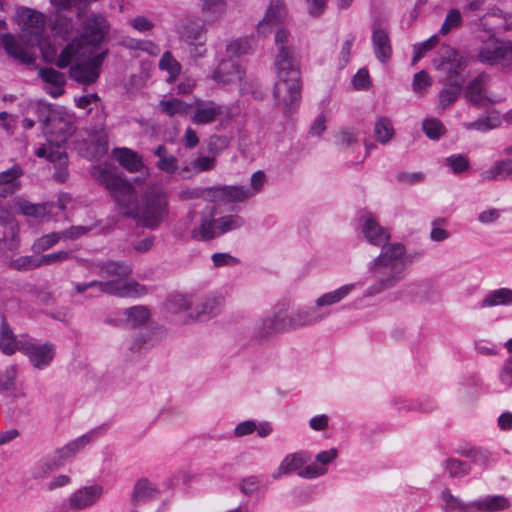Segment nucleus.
I'll return each mask as SVG.
<instances>
[{
	"instance_id": "nucleus-1",
	"label": "nucleus",
	"mask_w": 512,
	"mask_h": 512,
	"mask_svg": "<svg viewBox=\"0 0 512 512\" xmlns=\"http://www.w3.org/2000/svg\"><path fill=\"white\" fill-rule=\"evenodd\" d=\"M99 181L110 191L119 211L135 219L139 225L155 228L167 216L168 202L160 188L148 186L138 199L133 186L113 173L102 171Z\"/></svg>"
},
{
	"instance_id": "nucleus-2",
	"label": "nucleus",
	"mask_w": 512,
	"mask_h": 512,
	"mask_svg": "<svg viewBox=\"0 0 512 512\" xmlns=\"http://www.w3.org/2000/svg\"><path fill=\"white\" fill-rule=\"evenodd\" d=\"M109 29L107 21L101 16L87 20L81 38L68 44L61 52L57 65L65 68L74 62L70 76L79 83L90 84L99 77L103 55L95 54Z\"/></svg>"
},
{
	"instance_id": "nucleus-3",
	"label": "nucleus",
	"mask_w": 512,
	"mask_h": 512,
	"mask_svg": "<svg viewBox=\"0 0 512 512\" xmlns=\"http://www.w3.org/2000/svg\"><path fill=\"white\" fill-rule=\"evenodd\" d=\"M272 66L277 77L274 95L285 107H292L301 96L300 60L291 44V32L279 26L274 32Z\"/></svg>"
},
{
	"instance_id": "nucleus-4",
	"label": "nucleus",
	"mask_w": 512,
	"mask_h": 512,
	"mask_svg": "<svg viewBox=\"0 0 512 512\" xmlns=\"http://www.w3.org/2000/svg\"><path fill=\"white\" fill-rule=\"evenodd\" d=\"M408 262L404 245L390 243L382 246L380 253L369 265L373 283L367 288L366 294L374 296L394 287L404 279Z\"/></svg>"
},
{
	"instance_id": "nucleus-5",
	"label": "nucleus",
	"mask_w": 512,
	"mask_h": 512,
	"mask_svg": "<svg viewBox=\"0 0 512 512\" xmlns=\"http://www.w3.org/2000/svg\"><path fill=\"white\" fill-rule=\"evenodd\" d=\"M43 131L48 143L38 148L36 155L40 158H48L51 162L65 164L67 155L61 149V145L71 137L75 131L73 117L59 108L49 110L47 118L43 122Z\"/></svg>"
},
{
	"instance_id": "nucleus-6",
	"label": "nucleus",
	"mask_w": 512,
	"mask_h": 512,
	"mask_svg": "<svg viewBox=\"0 0 512 512\" xmlns=\"http://www.w3.org/2000/svg\"><path fill=\"white\" fill-rule=\"evenodd\" d=\"M224 300L220 296L175 295L168 302V310L185 323L211 319L220 314Z\"/></svg>"
},
{
	"instance_id": "nucleus-7",
	"label": "nucleus",
	"mask_w": 512,
	"mask_h": 512,
	"mask_svg": "<svg viewBox=\"0 0 512 512\" xmlns=\"http://www.w3.org/2000/svg\"><path fill=\"white\" fill-rule=\"evenodd\" d=\"M242 219L237 215L217 217L215 208L203 213L200 223L191 230V238L196 241H208L222 233L240 228Z\"/></svg>"
},
{
	"instance_id": "nucleus-8",
	"label": "nucleus",
	"mask_w": 512,
	"mask_h": 512,
	"mask_svg": "<svg viewBox=\"0 0 512 512\" xmlns=\"http://www.w3.org/2000/svg\"><path fill=\"white\" fill-rule=\"evenodd\" d=\"M462 60L459 57V52L455 50H447L443 55L441 62L438 64V69L444 71L446 76V83L451 86L441 91L439 102L443 108L450 106L454 103L461 91L463 84V77L458 72H453L454 66H461Z\"/></svg>"
},
{
	"instance_id": "nucleus-9",
	"label": "nucleus",
	"mask_w": 512,
	"mask_h": 512,
	"mask_svg": "<svg viewBox=\"0 0 512 512\" xmlns=\"http://www.w3.org/2000/svg\"><path fill=\"white\" fill-rule=\"evenodd\" d=\"M179 38L187 46L191 57L200 58L205 52L206 35L204 28L193 22H183L178 27Z\"/></svg>"
},
{
	"instance_id": "nucleus-10",
	"label": "nucleus",
	"mask_w": 512,
	"mask_h": 512,
	"mask_svg": "<svg viewBox=\"0 0 512 512\" xmlns=\"http://www.w3.org/2000/svg\"><path fill=\"white\" fill-rule=\"evenodd\" d=\"M287 18V7L284 0H269L265 13L256 25L257 36L266 38L273 29Z\"/></svg>"
},
{
	"instance_id": "nucleus-11",
	"label": "nucleus",
	"mask_w": 512,
	"mask_h": 512,
	"mask_svg": "<svg viewBox=\"0 0 512 512\" xmlns=\"http://www.w3.org/2000/svg\"><path fill=\"white\" fill-rule=\"evenodd\" d=\"M103 495V485L93 482L75 490L68 498V507L73 511L85 510L98 503Z\"/></svg>"
},
{
	"instance_id": "nucleus-12",
	"label": "nucleus",
	"mask_w": 512,
	"mask_h": 512,
	"mask_svg": "<svg viewBox=\"0 0 512 512\" xmlns=\"http://www.w3.org/2000/svg\"><path fill=\"white\" fill-rule=\"evenodd\" d=\"M101 273L106 277H116L114 281H122L121 290L116 295L133 296L141 293L142 288L126 278L131 273V268L125 263L108 262L101 267Z\"/></svg>"
},
{
	"instance_id": "nucleus-13",
	"label": "nucleus",
	"mask_w": 512,
	"mask_h": 512,
	"mask_svg": "<svg viewBox=\"0 0 512 512\" xmlns=\"http://www.w3.org/2000/svg\"><path fill=\"white\" fill-rule=\"evenodd\" d=\"M18 22L23 31V38L30 45L39 43V35L43 29L44 19L40 13L30 9H21L18 11Z\"/></svg>"
},
{
	"instance_id": "nucleus-14",
	"label": "nucleus",
	"mask_w": 512,
	"mask_h": 512,
	"mask_svg": "<svg viewBox=\"0 0 512 512\" xmlns=\"http://www.w3.org/2000/svg\"><path fill=\"white\" fill-rule=\"evenodd\" d=\"M23 353L35 368L43 369L52 362L55 355V346L48 342L39 343L29 339Z\"/></svg>"
},
{
	"instance_id": "nucleus-15",
	"label": "nucleus",
	"mask_w": 512,
	"mask_h": 512,
	"mask_svg": "<svg viewBox=\"0 0 512 512\" xmlns=\"http://www.w3.org/2000/svg\"><path fill=\"white\" fill-rule=\"evenodd\" d=\"M295 330L291 311L288 307H280L273 316L263 320L261 331L263 334H272Z\"/></svg>"
},
{
	"instance_id": "nucleus-16",
	"label": "nucleus",
	"mask_w": 512,
	"mask_h": 512,
	"mask_svg": "<svg viewBox=\"0 0 512 512\" xmlns=\"http://www.w3.org/2000/svg\"><path fill=\"white\" fill-rule=\"evenodd\" d=\"M222 114L221 105L212 101H198L191 115V121L196 125H206L216 121Z\"/></svg>"
},
{
	"instance_id": "nucleus-17",
	"label": "nucleus",
	"mask_w": 512,
	"mask_h": 512,
	"mask_svg": "<svg viewBox=\"0 0 512 512\" xmlns=\"http://www.w3.org/2000/svg\"><path fill=\"white\" fill-rule=\"evenodd\" d=\"M29 338L17 337L7 323L3 322L0 328V349L6 355H12L17 351L24 352Z\"/></svg>"
},
{
	"instance_id": "nucleus-18",
	"label": "nucleus",
	"mask_w": 512,
	"mask_h": 512,
	"mask_svg": "<svg viewBox=\"0 0 512 512\" xmlns=\"http://www.w3.org/2000/svg\"><path fill=\"white\" fill-rule=\"evenodd\" d=\"M483 61L497 62L500 60H512V44L503 41H489L480 52Z\"/></svg>"
},
{
	"instance_id": "nucleus-19",
	"label": "nucleus",
	"mask_w": 512,
	"mask_h": 512,
	"mask_svg": "<svg viewBox=\"0 0 512 512\" xmlns=\"http://www.w3.org/2000/svg\"><path fill=\"white\" fill-rule=\"evenodd\" d=\"M510 499L505 495H487L479 501L470 504L469 509L479 512H499L509 509Z\"/></svg>"
},
{
	"instance_id": "nucleus-20",
	"label": "nucleus",
	"mask_w": 512,
	"mask_h": 512,
	"mask_svg": "<svg viewBox=\"0 0 512 512\" xmlns=\"http://www.w3.org/2000/svg\"><path fill=\"white\" fill-rule=\"evenodd\" d=\"M337 457V450L331 448L327 451H322L316 456L318 463L307 465L299 472L302 478H315L324 475L327 472L325 465L332 462Z\"/></svg>"
},
{
	"instance_id": "nucleus-21",
	"label": "nucleus",
	"mask_w": 512,
	"mask_h": 512,
	"mask_svg": "<svg viewBox=\"0 0 512 512\" xmlns=\"http://www.w3.org/2000/svg\"><path fill=\"white\" fill-rule=\"evenodd\" d=\"M244 71L235 63L223 61L213 73V79L223 84H241Z\"/></svg>"
},
{
	"instance_id": "nucleus-22",
	"label": "nucleus",
	"mask_w": 512,
	"mask_h": 512,
	"mask_svg": "<svg viewBox=\"0 0 512 512\" xmlns=\"http://www.w3.org/2000/svg\"><path fill=\"white\" fill-rule=\"evenodd\" d=\"M116 160L131 173L144 171L146 176L150 175L149 169L144 165L141 157L128 148H119L113 152Z\"/></svg>"
},
{
	"instance_id": "nucleus-23",
	"label": "nucleus",
	"mask_w": 512,
	"mask_h": 512,
	"mask_svg": "<svg viewBox=\"0 0 512 512\" xmlns=\"http://www.w3.org/2000/svg\"><path fill=\"white\" fill-rule=\"evenodd\" d=\"M308 461L309 457L304 452H295L288 454L284 457L279 466L275 469L272 476L273 478L277 479L295 471H298L299 473L302 470L301 468Z\"/></svg>"
},
{
	"instance_id": "nucleus-24",
	"label": "nucleus",
	"mask_w": 512,
	"mask_h": 512,
	"mask_svg": "<svg viewBox=\"0 0 512 512\" xmlns=\"http://www.w3.org/2000/svg\"><path fill=\"white\" fill-rule=\"evenodd\" d=\"M40 78L46 83V91L52 97H59L64 94L65 76L53 68H41L38 72Z\"/></svg>"
},
{
	"instance_id": "nucleus-25",
	"label": "nucleus",
	"mask_w": 512,
	"mask_h": 512,
	"mask_svg": "<svg viewBox=\"0 0 512 512\" xmlns=\"http://www.w3.org/2000/svg\"><path fill=\"white\" fill-rule=\"evenodd\" d=\"M201 12L206 23H218L228 13L227 0H202Z\"/></svg>"
},
{
	"instance_id": "nucleus-26",
	"label": "nucleus",
	"mask_w": 512,
	"mask_h": 512,
	"mask_svg": "<svg viewBox=\"0 0 512 512\" xmlns=\"http://www.w3.org/2000/svg\"><path fill=\"white\" fill-rule=\"evenodd\" d=\"M362 232L368 242L373 245H382L389 240L390 234L371 215L366 216Z\"/></svg>"
},
{
	"instance_id": "nucleus-27",
	"label": "nucleus",
	"mask_w": 512,
	"mask_h": 512,
	"mask_svg": "<svg viewBox=\"0 0 512 512\" xmlns=\"http://www.w3.org/2000/svg\"><path fill=\"white\" fill-rule=\"evenodd\" d=\"M215 165V157L200 156L185 162L179 170V176L182 179H188L201 172L212 170Z\"/></svg>"
},
{
	"instance_id": "nucleus-28",
	"label": "nucleus",
	"mask_w": 512,
	"mask_h": 512,
	"mask_svg": "<svg viewBox=\"0 0 512 512\" xmlns=\"http://www.w3.org/2000/svg\"><path fill=\"white\" fill-rule=\"evenodd\" d=\"M23 174L19 166H13L6 171L0 172V196L6 197L16 192L20 185L17 181Z\"/></svg>"
},
{
	"instance_id": "nucleus-29",
	"label": "nucleus",
	"mask_w": 512,
	"mask_h": 512,
	"mask_svg": "<svg viewBox=\"0 0 512 512\" xmlns=\"http://www.w3.org/2000/svg\"><path fill=\"white\" fill-rule=\"evenodd\" d=\"M215 196L227 202H243L251 198V192L245 186H223L216 190Z\"/></svg>"
},
{
	"instance_id": "nucleus-30",
	"label": "nucleus",
	"mask_w": 512,
	"mask_h": 512,
	"mask_svg": "<svg viewBox=\"0 0 512 512\" xmlns=\"http://www.w3.org/2000/svg\"><path fill=\"white\" fill-rule=\"evenodd\" d=\"M483 180L512 179V159L496 162L490 168L481 173Z\"/></svg>"
},
{
	"instance_id": "nucleus-31",
	"label": "nucleus",
	"mask_w": 512,
	"mask_h": 512,
	"mask_svg": "<svg viewBox=\"0 0 512 512\" xmlns=\"http://www.w3.org/2000/svg\"><path fill=\"white\" fill-rule=\"evenodd\" d=\"M155 155L158 157L156 166L160 171L166 174L179 173L180 168L177 158L170 154L165 146H158L155 150Z\"/></svg>"
},
{
	"instance_id": "nucleus-32",
	"label": "nucleus",
	"mask_w": 512,
	"mask_h": 512,
	"mask_svg": "<svg viewBox=\"0 0 512 512\" xmlns=\"http://www.w3.org/2000/svg\"><path fill=\"white\" fill-rule=\"evenodd\" d=\"M372 40L377 58L382 62L388 60L392 49L387 33L382 29L376 28L373 32Z\"/></svg>"
},
{
	"instance_id": "nucleus-33",
	"label": "nucleus",
	"mask_w": 512,
	"mask_h": 512,
	"mask_svg": "<svg viewBox=\"0 0 512 512\" xmlns=\"http://www.w3.org/2000/svg\"><path fill=\"white\" fill-rule=\"evenodd\" d=\"M294 329L313 325L321 320L314 308H298L291 310Z\"/></svg>"
},
{
	"instance_id": "nucleus-34",
	"label": "nucleus",
	"mask_w": 512,
	"mask_h": 512,
	"mask_svg": "<svg viewBox=\"0 0 512 512\" xmlns=\"http://www.w3.org/2000/svg\"><path fill=\"white\" fill-rule=\"evenodd\" d=\"M373 133L379 143H389L395 133L391 120L386 117L378 118L374 124Z\"/></svg>"
},
{
	"instance_id": "nucleus-35",
	"label": "nucleus",
	"mask_w": 512,
	"mask_h": 512,
	"mask_svg": "<svg viewBox=\"0 0 512 512\" xmlns=\"http://www.w3.org/2000/svg\"><path fill=\"white\" fill-rule=\"evenodd\" d=\"M354 289V284H346L334 291L328 292L316 300V306L322 307L340 302Z\"/></svg>"
},
{
	"instance_id": "nucleus-36",
	"label": "nucleus",
	"mask_w": 512,
	"mask_h": 512,
	"mask_svg": "<svg viewBox=\"0 0 512 512\" xmlns=\"http://www.w3.org/2000/svg\"><path fill=\"white\" fill-rule=\"evenodd\" d=\"M466 97L476 105H485L489 101L483 89V77H477L469 84Z\"/></svg>"
},
{
	"instance_id": "nucleus-37",
	"label": "nucleus",
	"mask_w": 512,
	"mask_h": 512,
	"mask_svg": "<svg viewBox=\"0 0 512 512\" xmlns=\"http://www.w3.org/2000/svg\"><path fill=\"white\" fill-rule=\"evenodd\" d=\"M15 206L22 214L34 218H41L50 211L47 204H33L24 199H17L15 201Z\"/></svg>"
},
{
	"instance_id": "nucleus-38",
	"label": "nucleus",
	"mask_w": 512,
	"mask_h": 512,
	"mask_svg": "<svg viewBox=\"0 0 512 512\" xmlns=\"http://www.w3.org/2000/svg\"><path fill=\"white\" fill-rule=\"evenodd\" d=\"M159 109L169 115H186L190 109V105L185 103L184 101L177 98H170L167 100H162L159 103Z\"/></svg>"
},
{
	"instance_id": "nucleus-39",
	"label": "nucleus",
	"mask_w": 512,
	"mask_h": 512,
	"mask_svg": "<svg viewBox=\"0 0 512 512\" xmlns=\"http://www.w3.org/2000/svg\"><path fill=\"white\" fill-rule=\"evenodd\" d=\"M2 44L5 50L12 56L17 59H20L23 62L30 61L31 57L27 53V51L14 39V37L10 34H6L2 36Z\"/></svg>"
},
{
	"instance_id": "nucleus-40",
	"label": "nucleus",
	"mask_w": 512,
	"mask_h": 512,
	"mask_svg": "<svg viewBox=\"0 0 512 512\" xmlns=\"http://www.w3.org/2000/svg\"><path fill=\"white\" fill-rule=\"evenodd\" d=\"M120 285H122V281H105L98 282L92 281L89 283L77 284L75 285V290L78 293H83L89 288L97 287L100 291L105 293H117L121 290Z\"/></svg>"
},
{
	"instance_id": "nucleus-41",
	"label": "nucleus",
	"mask_w": 512,
	"mask_h": 512,
	"mask_svg": "<svg viewBox=\"0 0 512 512\" xmlns=\"http://www.w3.org/2000/svg\"><path fill=\"white\" fill-rule=\"evenodd\" d=\"M512 303V290L507 288H501L493 291L483 301L484 307L507 305Z\"/></svg>"
},
{
	"instance_id": "nucleus-42",
	"label": "nucleus",
	"mask_w": 512,
	"mask_h": 512,
	"mask_svg": "<svg viewBox=\"0 0 512 512\" xmlns=\"http://www.w3.org/2000/svg\"><path fill=\"white\" fill-rule=\"evenodd\" d=\"M126 321L131 326H140L145 324L150 317L148 309L144 306H135L125 312Z\"/></svg>"
},
{
	"instance_id": "nucleus-43",
	"label": "nucleus",
	"mask_w": 512,
	"mask_h": 512,
	"mask_svg": "<svg viewBox=\"0 0 512 512\" xmlns=\"http://www.w3.org/2000/svg\"><path fill=\"white\" fill-rule=\"evenodd\" d=\"M90 442L89 436H82L58 450L59 460H66L74 456L80 449Z\"/></svg>"
},
{
	"instance_id": "nucleus-44",
	"label": "nucleus",
	"mask_w": 512,
	"mask_h": 512,
	"mask_svg": "<svg viewBox=\"0 0 512 512\" xmlns=\"http://www.w3.org/2000/svg\"><path fill=\"white\" fill-rule=\"evenodd\" d=\"M462 24V15L458 9H451L448 11L444 22L440 28V34L445 36L452 30L460 27Z\"/></svg>"
},
{
	"instance_id": "nucleus-45",
	"label": "nucleus",
	"mask_w": 512,
	"mask_h": 512,
	"mask_svg": "<svg viewBox=\"0 0 512 512\" xmlns=\"http://www.w3.org/2000/svg\"><path fill=\"white\" fill-rule=\"evenodd\" d=\"M500 124L501 119L497 115H489L485 118L466 124L465 128L468 130L487 131L500 126Z\"/></svg>"
},
{
	"instance_id": "nucleus-46",
	"label": "nucleus",
	"mask_w": 512,
	"mask_h": 512,
	"mask_svg": "<svg viewBox=\"0 0 512 512\" xmlns=\"http://www.w3.org/2000/svg\"><path fill=\"white\" fill-rule=\"evenodd\" d=\"M61 238H63L62 232L61 233L53 232V233L44 235V236L38 238L34 242L33 248L36 252L46 251V250L50 249L51 247H53L54 245H56L60 241Z\"/></svg>"
},
{
	"instance_id": "nucleus-47",
	"label": "nucleus",
	"mask_w": 512,
	"mask_h": 512,
	"mask_svg": "<svg viewBox=\"0 0 512 512\" xmlns=\"http://www.w3.org/2000/svg\"><path fill=\"white\" fill-rule=\"evenodd\" d=\"M425 134L430 139H438L445 133V128L438 119H426L422 124Z\"/></svg>"
},
{
	"instance_id": "nucleus-48",
	"label": "nucleus",
	"mask_w": 512,
	"mask_h": 512,
	"mask_svg": "<svg viewBox=\"0 0 512 512\" xmlns=\"http://www.w3.org/2000/svg\"><path fill=\"white\" fill-rule=\"evenodd\" d=\"M159 67L167 71L171 78H175L180 72V64L169 52L163 54L159 62Z\"/></svg>"
},
{
	"instance_id": "nucleus-49",
	"label": "nucleus",
	"mask_w": 512,
	"mask_h": 512,
	"mask_svg": "<svg viewBox=\"0 0 512 512\" xmlns=\"http://www.w3.org/2000/svg\"><path fill=\"white\" fill-rule=\"evenodd\" d=\"M431 84L430 76L426 71L422 70L414 75L412 88L415 93L422 95Z\"/></svg>"
},
{
	"instance_id": "nucleus-50",
	"label": "nucleus",
	"mask_w": 512,
	"mask_h": 512,
	"mask_svg": "<svg viewBox=\"0 0 512 512\" xmlns=\"http://www.w3.org/2000/svg\"><path fill=\"white\" fill-rule=\"evenodd\" d=\"M16 369L8 367L0 371V391H8L14 388L16 379Z\"/></svg>"
},
{
	"instance_id": "nucleus-51",
	"label": "nucleus",
	"mask_w": 512,
	"mask_h": 512,
	"mask_svg": "<svg viewBox=\"0 0 512 512\" xmlns=\"http://www.w3.org/2000/svg\"><path fill=\"white\" fill-rule=\"evenodd\" d=\"M251 49V45L246 39H236L229 43L227 50L233 56H241Z\"/></svg>"
},
{
	"instance_id": "nucleus-52",
	"label": "nucleus",
	"mask_w": 512,
	"mask_h": 512,
	"mask_svg": "<svg viewBox=\"0 0 512 512\" xmlns=\"http://www.w3.org/2000/svg\"><path fill=\"white\" fill-rule=\"evenodd\" d=\"M72 483L71 477L68 475H57L48 483L47 487L50 492H58L67 489Z\"/></svg>"
},
{
	"instance_id": "nucleus-53",
	"label": "nucleus",
	"mask_w": 512,
	"mask_h": 512,
	"mask_svg": "<svg viewBox=\"0 0 512 512\" xmlns=\"http://www.w3.org/2000/svg\"><path fill=\"white\" fill-rule=\"evenodd\" d=\"M437 43H438L437 36H432L425 42H423L419 45H416L414 47V57L412 59L413 64L418 62L421 59V57L424 55V53L431 50L433 47H435L437 45Z\"/></svg>"
},
{
	"instance_id": "nucleus-54",
	"label": "nucleus",
	"mask_w": 512,
	"mask_h": 512,
	"mask_svg": "<svg viewBox=\"0 0 512 512\" xmlns=\"http://www.w3.org/2000/svg\"><path fill=\"white\" fill-rule=\"evenodd\" d=\"M70 253L67 251H58L55 253L43 255L38 262V265H51L54 263H60L68 260Z\"/></svg>"
},
{
	"instance_id": "nucleus-55",
	"label": "nucleus",
	"mask_w": 512,
	"mask_h": 512,
	"mask_svg": "<svg viewBox=\"0 0 512 512\" xmlns=\"http://www.w3.org/2000/svg\"><path fill=\"white\" fill-rule=\"evenodd\" d=\"M154 488L147 480H140L136 483L133 491V496L136 499H143L152 496Z\"/></svg>"
},
{
	"instance_id": "nucleus-56",
	"label": "nucleus",
	"mask_w": 512,
	"mask_h": 512,
	"mask_svg": "<svg viewBox=\"0 0 512 512\" xmlns=\"http://www.w3.org/2000/svg\"><path fill=\"white\" fill-rule=\"evenodd\" d=\"M265 173L263 171L255 172L250 179V187H247L251 192V197L261 191L265 184Z\"/></svg>"
},
{
	"instance_id": "nucleus-57",
	"label": "nucleus",
	"mask_w": 512,
	"mask_h": 512,
	"mask_svg": "<svg viewBox=\"0 0 512 512\" xmlns=\"http://www.w3.org/2000/svg\"><path fill=\"white\" fill-rule=\"evenodd\" d=\"M446 469L451 476H461L468 472V466L465 463L455 459L447 461Z\"/></svg>"
},
{
	"instance_id": "nucleus-58",
	"label": "nucleus",
	"mask_w": 512,
	"mask_h": 512,
	"mask_svg": "<svg viewBox=\"0 0 512 512\" xmlns=\"http://www.w3.org/2000/svg\"><path fill=\"white\" fill-rule=\"evenodd\" d=\"M56 465H57L56 462H50V461L40 462L36 466L33 467L32 476L34 478H43L46 475H48L51 471H53V469L55 468Z\"/></svg>"
},
{
	"instance_id": "nucleus-59",
	"label": "nucleus",
	"mask_w": 512,
	"mask_h": 512,
	"mask_svg": "<svg viewBox=\"0 0 512 512\" xmlns=\"http://www.w3.org/2000/svg\"><path fill=\"white\" fill-rule=\"evenodd\" d=\"M447 164L455 173L463 172L468 168V161L461 155H454L447 158Z\"/></svg>"
},
{
	"instance_id": "nucleus-60",
	"label": "nucleus",
	"mask_w": 512,
	"mask_h": 512,
	"mask_svg": "<svg viewBox=\"0 0 512 512\" xmlns=\"http://www.w3.org/2000/svg\"><path fill=\"white\" fill-rule=\"evenodd\" d=\"M370 84V76L367 70H359L353 78V85L358 90L367 89Z\"/></svg>"
},
{
	"instance_id": "nucleus-61",
	"label": "nucleus",
	"mask_w": 512,
	"mask_h": 512,
	"mask_svg": "<svg viewBox=\"0 0 512 512\" xmlns=\"http://www.w3.org/2000/svg\"><path fill=\"white\" fill-rule=\"evenodd\" d=\"M500 217L499 210L495 208H488L483 210L478 215V221L483 225L492 224L497 221Z\"/></svg>"
},
{
	"instance_id": "nucleus-62",
	"label": "nucleus",
	"mask_w": 512,
	"mask_h": 512,
	"mask_svg": "<svg viewBox=\"0 0 512 512\" xmlns=\"http://www.w3.org/2000/svg\"><path fill=\"white\" fill-rule=\"evenodd\" d=\"M260 481L258 478L251 476L244 479L240 484L241 491L246 495H251L259 488Z\"/></svg>"
},
{
	"instance_id": "nucleus-63",
	"label": "nucleus",
	"mask_w": 512,
	"mask_h": 512,
	"mask_svg": "<svg viewBox=\"0 0 512 512\" xmlns=\"http://www.w3.org/2000/svg\"><path fill=\"white\" fill-rule=\"evenodd\" d=\"M257 425L253 421H245L238 424L234 429V434L237 437H242L245 435H249L256 431Z\"/></svg>"
},
{
	"instance_id": "nucleus-64",
	"label": "nucleus",
	"mask_w": 512,
	"mask_h": 512,
	"mask_svg": "<svg viewBox=\"0 0 512 512\" xmlns=\"http://www.w3.org/2000/svg\"><path fill=\"white\" fill-rule=\"evenodd\" d=\"M131 26L139 32H146L154 27L153 23L143 16H138L132 19Z\"/></svg>"
}]
</instances>
